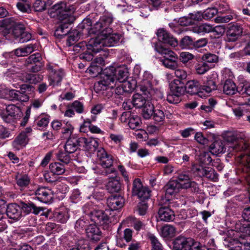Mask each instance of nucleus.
Segmentation results:
<instances>
[{
	"mask_svg": "<svg viewBox=\"0 0 250 250\" xmlns=\"http://www.w3.org/2000/svg\"><path fill=\"white\" fill-rule=\"evenodd\" d=\"M128 76V72L124 67L117 69L110 66L104 69L101 74V80L94 84L96 92L101 93L104 96L109 98L113 95L112 89L115 85L116 80L120 83L124 82Z\"/></svg>",
	"mask_w": 250,
	"mask_h": 250,
	"instance_id": "f257e3e1",
	"label": "nucleus"
},
{
	"mask_svg": "<svg viewBox=\"0 0 250 250\" xmlns=\"http://www.w3.org/2000/svg\"><path fill=\"white\" fill-rule=\"evenodd\" d=\"M52 9L56 11L58 19L61 21V24L55 30L54 34L57 37L62 38L69 33V26L75 20L73 16L74 8L72 6L67 7L65 3L61 2L54 5Z\"/></svg>",
	"mask_w": 250,
	"mask_h": 250,
	"instance_id": "f03ea898",
	"label": "nucleus"
},
{
	"mask_svg": "<svg viewBox=\"0 0 250 250\" xmlns=\"http://www.w3.org/2000/svg\"><path fill=\"white\" fill-rule=\"evenodd\" d=\"M120 39L118 34L107 33L100 38H91L88 41L87 47L95 52H99L102 50L103 46H112L117 44Z\"/></svg>",
	"mask_w": 250,
	"mask_h": 250,
	"instance_id": "7ed1b4c3",
	"label": "nucleus"
},
{
	"mask_svg": "<svg viewBox=\"0 0 250 250\" xmlns=\"http://www.w3.org/2000/svg\"><path fill=\"white\" fill-rule=\"evenodd\" d=\"M99 164L104 168L101 174L107 176L110 174L117 175L118 171L113 167V157L107 154L103 148H100L97 152Z\"/></svg>",
	"mask_w": 250,
	"mask_h": 250,
	"instance_id": "20e7f679",
	"label": "nucleus"
},
{
	"mask_svg": "<svg viewBox=\"0 0 250 250\" xmlns=\"http://www.w3.org/2000/svg\"><path fill=\"white\" fill-rule=\"evenodd\" d=\"M113 22V18L110 16L104 15L91 27V35H97L95 38H101L103 35L112 32V29L110 27Z\"/></svg>",
	"mask_w": 250,
	"mask_h": 250,
	"instance_id": "39448f33",
	"label": "nucleus"
},
{
	"mask_svg": "<svg viewBox=\"0 0 250 250\" xmlns=\"http://www.w3.org/2000/svg\"><path fill=\"white\" fill-rule=\"evenodd\" d=\"M225 140L228 143H235L233 146H229L233 150L239 151L243 149L247 151L246 155L241 156V159L243 162H246L247 167H249L250 165V144L243 141L238 144V138L232 133H228L225 137Z\"/></svg>",
	"mask_w": 250,
	"mask_h": 250,
	"instance_id": "423d86ee",
	"label": "nucleus"
},
{
	"mask_svg": "<svg viewBox=\"0 0 250 250\" xmlns=\"http://www.w3.org/2000/svg\"><path fill=\"white\" fill-rule=\"evenodd\" d=\"M155 49L163 56L164 59L161 62L165 67L171 69H176L178 57L173 51L161 45H157Z\"/></svg>",
	"mask_w": 250,
	"mask_h": 250,
	"instance_id": "0eeeda50",
	"label": "nucleus"
},
{
	"mask_svg": "<svg viewBox=\"0 0 250 250\" xmlns=\"http://www.w3.org/2000/svg\"><path fill=\"white\" fill-rule=\"evenodd\" d=\"M193 188L196 190L198 188L197 184L195 182H187L181 183L177 180L170 181L165 186L164 188L166 191V195H172L178 193L182 188L187 189L188 188Z\"/></svg>",
	"mask_w": 250,
	"mask_h": 250,
	"instance_id": "6e6552de",
	"label": "nucleus"
},
{
	"mask_svg": "<svg viewBox=\"0 0 250 250\" xmlns=\"http://www.w3.org/2000/svg\"><path fill=\"white\" fill-rule=\"evenodd\" d=\"M46 69L49 72L50 84L53 86L60 84L64 76L63 69L59 68L56 64L51 63L47 64Z\"/></svg>",
	"mask_w": 250,
	"mask_h": 250,
	"instance_id": "1a4fd4ad",
	"label": "nucleus"
},
{
	"mask_svg": "<svg viewBox=\"0 0 250 250\" xmlns=\"http://www.w3.org/2000/svg\"><path fill=\"white\" fill-rule=\"evenodd\" d=\"M31 88L28 84H23L20 90L12 89L8 91V98L11 101H18L23 102H27L29 97L26 93L27 90Z\"/></svg>",
	"mask_w": 250,
	"mask_h": 250,
	"instance_id": "9d476101",
	"label": "nucleus"
},
{
	"mask_svg": "<svg viewBox=\"0 0 250 250\" xmlns=\"http://www.w3.org/2000/svg\"><path fill=\"white\" fill-rule=\"evenodd\" d=\"M243 28L238 23L229 25L226 30L225 41L227 42H235L242 36Z\"/></svg>",
	"mask_w": 250,
	"mask_h": 250,
	"instance_id": "9b49d317",
	"label": "nucleus"
},
{
	"mask_svg": "<svg viewBox=\"0 0 250 250\" xmlns=\"http://www.w3.org/2000/svg\"><path fill=\"white\" fill-rule=\"evenodd\" d=\"M195 242L190 238L179 236L173 242V249L174 250H191Z\"/></svg>",
	"mask_w": 250,
	"mask_h": 250,
	"instance_id": "f8f14e48",
	"label": "nucleus"
},
{
	"mask_svg": "<svg viewBox=\"0 0 250 250\" xmlns=\"http://www.w3.org/2000/svg\"><path fill=\"white\" fill-rule=\"evenodd\" d=\"M132 192L133 195H136L142 200L148 199L150 196L148 188L143 186L140 179L138 178L133 182Z\"/></svg>",
	"mask_w": 250,
	"mask_h": 250,
	"instance_id": "ddd939ff",
	"label": "nucleus"
},
{
	"mask_svg": "<svg viewBox=\"0 0 250 250\" xmlns=\"http://www.w3.org/2000/svg\"><path fill=\"white\" fill-rule=\"evenodd\" d=\"M90 218L92 222L98 225L103 226L111 221L108 215L102 210H95L90 213Z\"/></svg>",
	"mask_w": 250,
	"mask_h": 250,
	"instance_id": "4468645a",
	"label": "nucleus"
},
{
	"mask_svg": "<svg viewBox=\"0 0 250 250\" xmlns=\"http://www.w3.org/2000/svg\"><path fill=\"white\" fill-rule=\"evenodd\" d=\"M153 76L149 72L146 71L143 75V78L140 84V90L143 93L148 96L153 89Z\"/></svg>",
	"mask_w": 250,
	"mask_h": 250,
	"instance_id": "2eb2a0df",
	"label": "nucleus"
},
{
	"mask_svg": "<svg viewBox=\"0 0 250 250\" xmlns=\"http://www.w3.org/2000/svg\"><path fill=\"white\" fill-rule=\"evenodd\" d=\"M78 143L80 146L83 147L85 151L90 153L94 152L98 146L97 140L92 138H79Z\"/></svg>",
	"mask_w": 250,
	"mask_h": 250,
	"instance_id": "dca6fc26",
	"label": "nucleus"
},
{
	"mask_svg": "<svg viewBox=\"0 0 250 250\" xmlns=\"http://www.w3.org/2000/svg\"><path fill=\"white\" fill-rule=\"evenodd\" d=\"M35 195L39 201L44 203H49L53 199L52 191L45 187H41L38 188L35 192Z\"/></svg>",
	"mask_w": 250,
	"mask_h": 250,
	"instance_id": "f3484780",
	"label": "nucleus"
},
{
	"mask_svg": "<svg viewBox=\"0 0 250 250\" xmlns=\"http://www.w3.org/2000/svg\"><path fill=\"white\" fill-rule=\"evenodd\" d=\"M157 36L159 40L173 47L178 44L177 40L164 29H160L158 30Z\"/></svg>",
	"mask_w": 250,
	"mask_h": 250,
	"instance_id": "a211bd4d",
	"label": "nucleus"
},
{
	"mask_svg": "<svg viewBox=\"0 0 250 250\" xmlns=\"http://www.w3.org/2000/svg\"><path fill=\"white\" fill-rule=\"evenodd\" d=\"M75 111L78 114H82L84 111L83 104L79 101H75L68 106V109L64 113V116L72 117L75 115Z\"/></svg>",
	"mask_w": 250,
	"mask_h": 250,
	"instance_id": "6ab92c4d",
	"label": "nucleus"
},
{
	"mask_svg": "<svg viewBox=\"0 0 250 250\" xmlns=\"http://www.w3.org/2000/svg\"><path fill=\"white\" fill-rule=\"evenodd\" d=\"M6 214L9 218L18 221L21 217V208L16 204H10L7 206Z\"/></svg>",
	"mask_w": 250,
	"mask_h": 250,
	"instance_id": "aec40b11",
	"label": "nucleus"
},
{
	"mask_svg": "<svg viewBox=\"0 0 250 250\" xmlns=\"http://www.w3.org/2000/svg\"><path fill=\"white\" fill-rule=\"evenodd\" d=\"M127 118L129 119L128 124L131 129H135L140 126L141 121L139 116L132 115L130 112H123L121 117V121L125 122Z\"/></svg>",
	"mask_w": 250,
	"mask_h": 250,
	"instance_id": "412c9836",
	"label": "nucleus"
},
{
	"mask_svg": "<svg viewBox=\"0 0 250 250\" xmlns=\"http://www.w3.org/2000/svg\"><path fill=\"white\" fill-rule=\"evenodd\" d=\"M29 141L28 135L25 132L20 133L12 142V146L16 150H19L26 146Z\"/></svg>",
	"mask_w": 250,
	"mask_h": 250,
	"instance_id": "4be33fe9",
	"label": "nucleus"
},
{
	"mask_svg": "<svg viewBox=\"0 0 250 250\" xmlns=\"http://www.w3.org/2000/svg\"><path fill=\"white\" fill-rule=\"evenodd\" d=\"M185 88L186 92L191 95L199 94L203 90L202 84L197 80L188 81L185 85Z\"/></svg>",
	"mask_w": 250,
	"mask_h": 250,
	"instance_id": "5701e85b",
	"label": "nucleus"
},
{
	"mask_svg": "<svg viewBox=\"0 0 250 250\" xmlns=\"http://www.w3.org/2000/svg\"><path fill=\"white\" fill-rule=\"evenodd\" d=\"M87 236L91 240L97 241L101 237V232L95 224H90L85 229Z\"/></svg>",
	"mask_w": 250,
	"mask_h": 250,
	"instance_id": "b1692460",
	"label": "nucleus"
},
{
	"mask_svg": "<svg viewBox=\"0 0 250 250\" xmlns=\"http://www.w3.org/2000/svg\"><path fill=\"white\" fill-rule=\"evenodd\" d=\"M174 213L168 207H162L158 211V218L160 221L168 222L172 221L174 218Z\"/></svg>",
	"mask_w": 250,
	"mask_h": 250,
	"instance_id": "393cba45",
	"label": "nucleus"
},
{
	"mask_svg": "<svg viewBox=\"0 0 250 250\" xmlns=\"http://www.w3.org/2000/svg\"><path fill=\"white\" fill-rule=\"evenodd\" d=\"M88 42L87 43L86 42H82L78 44L77 47H80L82 51H84L83 53L80 55V58L85 60L86 61H91L93 58V54L97 53L92 50L89 49L87 47Z\"/></svg>",
	"mask_w": 250,
	"mask_h": 250,
	"instance_id": "a878e982",
	"label": "nucleus"
},
{
	"mask_svg": "<svg viewBox=\"0 0 250 250\" xmlns=\"http://www.w3.org/2000/svg\"><path fill=\"white\" fill-rule=\"evenodd\" d=\"M171 93L182 96L186 91L184 83L179 80H174L169 84Z\"/></svg>",
	"mask_w": 250,
	"mask_h": 250,
	"instance_id": "bb28decb",
	"label": "nucleus"
},
{
	"mask_svg": "<svg viewBox=\"0 0 250 250\" xmlns=\"http://www.w3.org/2000/svg\"><path fill=\"white\" fill-rule=\"evenodd\" d=\"M92 22L89 19H84L77 26L78 34L91 35Z\"/></svg>",
	"mask_w": 250,
	"mask_h": 250,
	"instance_id": "cd10ccee",
	"label": "nucleus"
},
{
	"mask_svg": "<svg viewBox=\"0 0 250 250\" xmlns=\"http://www.w3.org/2000/svg\"><path fill=\"white\" fill-rule=\"evenodd\" d=\"M107 203L112 210H117L123 207L124 200L121 197L111 196L107 199Z\"/></svg>",
	"mask_w": 250,
	"mask_h": 250,
	"instance_id": "c85d7f7f",
	"label": "nucleus"
},
{
	"mask_svg": "<svg viewBox=\"0 0 250 250\" xmlns=\"http://www.w3.org/2000/svg\"><path fill=\"white\" fill-rule=\"evenodd\" d=\"M210 152L215 155H218L220 154L225 152L226 148L224 143L220 140H217L214 141L209 146Z\"/></svg>",
	"mask_w": 250,
	"mask_h": 250,
	"instance_id": "c756f323",
	"label": "nucleus"
},
{
	"mask_svg": "<svg viewBox=\"0 0 250 250\" xmlns=\"http://www.w3.org/2000/svg\"><path fill=\"white\" fill-rule=\"evenodd\" d=\"M21 209H22L23 212L27 214L33 212L36 215L39 214L41 211L44 209L43 208L37 207L32 203H25L23 202L21 203Z\"/></svg>",
	"mask_w": 250,
	"mask_h": 250,
	"instance_id": "7c9ffc66",
	"label": "nucleus"
},
{
	"mask_svg": "<svg viewBox=\"0 0 250 250\" xmlns=\"http://www.w3.org/2000/svg\"><path fill=\"white\" fill-rule=\"evenodd\" d=\"M223 90L224 94L232 95L237 92V88L235 83L230 80H227L224 84Z\"/></svg>",
	"mask_w": 250,
	"mask_h": 250,
	"instance_id": "2f4dec72",
	"label": "nucleus"
},
{
	"mask_svg": "<svg viewBox=\"0 0 250 250\" xmlns=\"http://www.w3.org/2000/svg\"><path fill=\"white\" fill-rule=\"evenodd\" d=\"M79 138H70L67 140L64 148L67 153H73L76 151L78 146H79L78 143Z\"/></svg>",
	"mask_w": 250,
	"mask_h": 250,
	"instance_id": "473e14b6",
	"label": "nucleus"
},
{
	"mask_svg": "<svg viewBox=\"0 0 250 250\" xmlns=\"http://www.w3.org/2000/svg\"><path fill=\"white\" fill-rule=\"evenodd\" d=\"M107 190L110 193L118 192L121 188L120 181L115 178H111L106 185Z\"/></svg>",
	"mask_w": 250,
	"mask_h": 250,
	"instance_id": "72a5a7b5",
	"label": "nucleus"
},
{
	"mask_svg": "<svg viewBox=\"0 0 250 250\" xmlns=\"http://www.w3.org/2000/svg\"><path fill=\"white\" fill-rule=\"evenodd\" d=\"M142 115L146 119H149L152 116L155 110L154 105L149 101L143 107Z\"/></svg>",
	"mask_w": 250,
	"mask_h": 250,
	"instance_id": "f704fd0d",
	"label": "nucleus"
},
{
	"mask_svg": "<svg viewBox=\"0 0 250 250\" xmlns=\"http://www.w3.org/2000/svg\"><path fill=\"white\" fill-rule=\"evenodd\" d=\"M49 169L52 175H61L65 171L64 166L58 162L50 164L49 165Z\"/></svg>",
	"mask_w": 250,
	"mask_h": 250,
	"instance_id": "c9c22d12",
	"label": "nucleus"
},
{
	"mask_svg": "<svg viewBox=\"0 0 250 250\" xmlns=\"http://www.w3.org/2000/svg\"><path fill=\"white\" fill-rule=\"evenodd\" d=\"M145 98L139 94H135L133 95L131 101L132 104L137 108H141L147 103Z\"/></svg>",
	"mask_w": 250,
	"mask_h": 250,
	"instance_id": "e433bc0d",
	"label": "nucleus"
},
{
	"mask_svg": "<svg viewBox=\"0 0 250 250\" xmlns=\"http://www.w3.org/2000/svg\"><path fill=\"white\" fill-rule=\"evenodd\" d=\"M212 30L213 26L208 23L201 24L193 29V32L198 34L212 32Z\"/></svg>",
	"mask_w": 250,
	"mask_h": 250,
	"instance_id": "4c0bfd02",
	"label": "nucleus"
},
{
	"mask_svg": "<svg viewBox=\"0 0 250 250\" xmlns=\"http://www.w3.org/2000/svg\"><path fill=\"white\" fill-rule=\"evenodd\" d=\"M210 67L204 61L198 62L195 65L196 73L199 75H203L208 71Z\"/></svg>",
	"mask_w": 250,
	"mask_h": 250,
	"instance_id": "58836bf2",
	"label": "nucleus"
},
{
	"mask_svg": "<svg viewBox=\"0 0 250 250\" xmlns=\"http://www.w3.org/2000/svg\"><path fill=\"white\" fill-rule=\"evenodd\" d=\"M16 179L17 185L21 188L27 187L30 183V179L27 175L17 176Z\"/></svg>",
	"mask_w": 250,
	"mask_h": 250,
	"instance_id": "ea45409f",
	"label": "nucleus"
},
{
	"mask_svg": "<svg viewBox=\"0 0 250 250\" xmlns=\"http://www.w3.org/2000/svg\"><path fill=\"white\" fill-rule=\"evenodd\" d=\"M148 237L151 244V250H163L162 244L153 234H148Z\"/></svg>",
	"mask_w": 250,
	"mask_h": 250,
	"instance_id": "a19ab883",
	"label": "nucleus"
},
{
	"mask_svg": "<svg viewBox=\"0 0 250 250\" xmlns=\"http://www.w3.org/2000/svg\"><path fill=\"white\" fill-rule=\"evenodd\" d=\"M201 60L207 63H217L218 62L219 58L216 55L210 53H207L203 54L201 57Z\"/></svg>",
	"mask_w": 250,
	"mask_h": 250,
	"instance_id": "79ce46f5",
	"label": "nucleus"
},
{
	"mask_svg": "<svg viewBox=\"0 0 250 250\" xmlns=\"http://www.w3.org/2000/svg\"><path fill=\"white\" fill-rule=\"evenodd\" d=\"M85 127H88L92 133H100L101 132V130L97 126L91 125V122L89 120L85 121L83 125L81 126L80 129L82 132H85V130L84 129Z\"/></svg>",
	"mask_w": 250,
	"mask_h": 250,
	"instance_id": "37998d69",
	"label": "nucleus"
},
{
	"mask_svg": "<svg viewBox=\"0 0 250 250\" xmlns=\"http://www.w3.org/2000/svg\"><path fill=\"white\" fill-rule=\"evenodd\" d=\"M49 116L48 115L42 114L36 119V124L40 127H45L48 125L49 122Z\"/></svg>",
	"mask_w": 250,
	"mask_h": 250,
	"instance_id": "c03bdc74",
	"label": "nucleus"
},
{
	"mask_svg": "<svg viewBox=\"0 0 250 250\" xmlns=\"http://www.w3.org/2000/svg\"><path fill=\"white\" fill-rule=\"evenodd\" d=\"M16 5L18 9L22 12L30 13L31 11L30 4L27 0H19Z\"/></svg>",
	"mask_w": 250,
	"mask_h": 250,
	"instance_id": "a18cd8bd",
	"label": "nucleus"
},
{
	"mask_svg": "<svg viewBox=\"0 0 250 250\" xmlns=\"http://www.w3.org/2000/svg\"><path fill=\"white\" fill-rule=\"evenodd\" d=\"M175 228L170 225L164 226L161 230V235L163 237H172L175 233Z\"/></svg>",
	"mask_w": 250,
	"mask_h": 250,
	"instance_id": "49530a36",
	"label": "nucleus"
},
{
	"mask_svg": "<svg viewBox=\"0 0 250 250\" xmlns=\"http://www.w3.org/2000/svg\"><path fill=\"white\" fill-rule=\"evenodd\" d=\"M56 220L61 223H65L69 217L68 212L66 210L57 211L54 214Z\"/></svg>",
	"mask_w": 250,
	"mask_h": 250,
	"instance_id": "de8ad7c7",
	"label": "nucleus"
},
{
	"mask_svg": "<svg viewBox=\"0 0 250 250\" xmlns=\"http://www.w3.org/2000/svg\"><path fill=\"white\" fill-rule=\"evenodd\" d=\"M23 79L26 83H36L42 80V77L39 74H26L24 75Z\"/></svg>",
	"mask_w": 250,
	"mask_h": 250,
	"instance_id": "09e8293b",
	"label": "nucleus"
},
{
	"mask_svg": "<svg viewBox=\"0 0 250 250\" xmlns=\"http://www.w3.org/2000/svg\"><path fill=\"white\" fill-rule=\"evenodd\" d=\"M25 26L21 22H16L13 28V34L15 38L18 39L22 33L25 30Z\"/></svg>",
	"mask_w": 250,
	"mask_h": 250,
	"instance_id": "8fccbe9b",
	"label": "nucleus"
},
{
	"mask_svg": "<svg viewBox=\"0 0 250 250\" xmlns=\"http://www.w3.org/2000/svg\"><path fill=\"white\" fill-rule=\"evenodd\" d=\"M42 57L41 54L37 53L30 55L25 61V64L28 65L30 64L41 62Z\"/></svg>",
	"mask_w": 250,
	"mask_h": 250,
	"instance_id": "3c124183",
	"label": "nucleus"
},
{
	"mask_svg": "<svg viewBox=\"0 0 250 250\" xmlns=\"http://www.w3.org/2000/svg\"><path fill=\"white\" fill-rule=\"evenodd\" d=\"M88 223L87 220L80 218L76 221L75 229L78 232H81L85 229Z\"/></svg>",
	"mask_w": 250,
	"mask_h": 250,
	"instance_id": "603ef678",
	"label": "nucleus"
},
{
	"mask_svg": "<svg viewBox=\"0 0 250 250\" xmlns=\"http://www.w3.org/2000/svg\"><path fill=\"white\" fill-rule=\"evenodd\" d=\"M152 116L153 119L158 123L163 122L165 118L164 112L159 109H155Z\"/></svg>",
	"mask_w": 250,
	"mask_h": 250,
	"instance_id": "864d4df0",
	"label": "nucleus"
},
{
	"mask_svg": "<svg viewBox=\"0 0 250 250\" xmlns=\"http://www.w3.org/2000/svg\"><path fill=\"white\" fill-rule=\"evenodd\" d=\"M69 154L66 152H63L62 151H59L58 153H56V155L59 160L65 164H68L71 160L70 156Z\"/></svg>",
	"mask_w": 250,
	"mask_h": 250,
	"instance_id": "5fc2aeb1",
	"label": "nucleus"
},
{
	"mask_svg": "<svg viewBox=\"0 0 250 250\" xmlns=\"http://www.w3.org/2000/svg\"><path fill=\"white\" fill-rule=\"evenodd\" d=\"M20 111L19 107L15 106L14 104H11L7 106L6 108V113L10 115V117L15 118L16 115Z\"/></svg>",
	"mask_w": 250,
	"mask_h": 250,
	"instance_id": "6e6d98bb",
	"label": "nucleus"
},
{
	"mask_svg": "<svg viewBox=\"0 0 250 250\" xmlns=\"http://www.w3.org/2000/svg\"><path fill=\"white\" fill-rule=\"evenodd\" d=\"M217 13V9L215 8H209L204 11L203 17L206 19H210Z\"/></svg>",
	"mask_w": 250,
	"mask_h": 250,
	"instance_id": "4d7b16f0",
	"label": "nucleus"
},
{
	"mask_svg": "<svg viewBox=\"0 0 250 250\" xmlns=\"http://www.w3.org/2000/svg\"><path fill=\"white\" fill-rule=\"evenodd\" d=\"M202 89L207 93H210L212 90L216 89L215 83L212 80H209L207 81L205 85H202Z\"/></svg>",
	"mask_w": 250,
	"mask_h": 250,
	"instance_id": "13d9d810",
	"label": "nucleus"
},
{
	"mask_svg": "<svg viewBox=\"0 0 250 250\" xmlns=\"http://www.w3.org/2000/svg\"><path fill=\"white\" fill-rule=\"evenodd\" d=\"M200 161L205 165H209L212 161L209 152H204L200 155Z\"/></svg>",
	"mask_w": 250,
	"mask_h": 250,
	"instance_id": "bf43d9fd",
	"label": "nucleus"
},
{
	"mask_svg": "<svg viewBox=\"0 0 250 250\" xmlns=\"http://www.w3.org/2000/svg\"><path fill=\"white\" fill-rule=\"evenodd\" d=\"M167 100L170 104H177L181 101V96L171 93L167 95Z\"/></svg>",
	"mask_w": 250,
	"mask_h": 250,
	"instance_id": "052dcab7",
	"label": "nucleus"
},
{
	"mask_svg": "<svg viewBox=\"0 0 250 250\" xmlns=\"http://www.w3.org/2000/svg\"><path fill=\"white\" fill-rule=\"evenodd\" d=\"M233 18V15L232 14L217 16L215 19V21L216 23H227L232 20Z\"/></svg>",
	"mask_w": 250,
	"mask_h": 250,
	"instance_id": "680f3d73",
	"label": "nucleus"
},
{
	"mask_svg": "<svg viewBox=\"0 0 250 250\" xmlns=\"http://www.w3.org/2000/svg\"><path fill=\"white\" fill-rule=\"evenodd\" d=\"M174 75L175 77L178 78L177 80H179L182 82H183V80H186L187 77V72L183 69L179 68L175 69L174 71Z\"/></svg>",
	"mask_w": 250,
	"mask_h": 250,
	"instance_id": "e2e57ef3",
	"label": "nucleus"
},
{
	"mask_svg": "<svg viewBox=\"0 0 250 250\" xmlns=\"http://www.w3.org/2000/svg\"><path fill=\"white\" fill-rule=\"evenodd\" d=\"M193 58V56L191 53L186 52H181L180 54L179 60L183 63H187Z\"/></svg>",
	"mask_w": 250,
	"mask_h": 250,
	"instance_id": "0e129e2a",
	"label": "nucleus"
},
{
	"mask_svg": "<svg viewBox=\"0 0 250 250\" xmlns=\"http://www.w3.org/2000/svg\"><path fill=\"white\" fill-rule=\"evenodd\" d=\"M34 8L36 11L40 12L46 9L45 3L42 0H36L34 3Z\"/></svg>",
	"mask_w": 250,
	"mask_h": 250,
	"instance_id": "69168bd1",
	"label": "nucleus"
},
{
	"mask_svg": "<svg viewBox=\"0 0 250 250\" xmlns=\"http://www.w3.org/2000/svg\"><path fill=\"white\" fill-rule=\"evenodd\" d=\"M193 42L192 38L189 36L184 37L180 42V46L182 48H185L190 45L193 44Z\"/></svg>",
	"mask_w": 250,
	"mask_h": 250,
	"instance_id": "338daca9",
	"label": "nucleus"
},
{
	"mask_svg": "<svg viewBox=\"0 0 250 250\" xmlns=\"http://www.w3.org/2000/svg\"><path fill=\"white\" fill-rule=\"evenodd\" d=\"M31 38V34L29 32L24 30V31L22 33V34L20 35L17 40L19 42L23 43L30 40Z\"/></svg>",
	"mask_w": 250,
	"mask_h": 250,
	"instance_id": "774afa93",
	"label": "nucleus"
}]
</instances>
